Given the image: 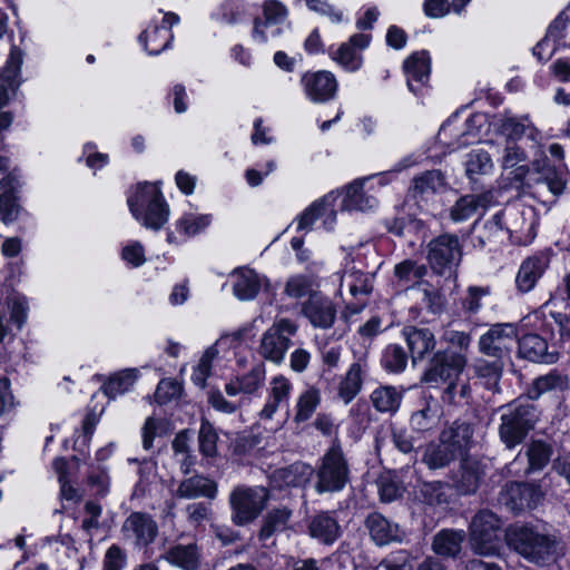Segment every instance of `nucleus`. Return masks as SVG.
<instances>
[{"label": "nucleus", "instance_id": "nucleus-1", "mask_svg": "<svg viewBox=\"0 0 570 570\" xmlns=\"http://www.w3.org/2000/svg\"><path fill=\"white\" fill-rule=\"evenodd\" d=\"M505 542L519 557L539 568L553 566L564 554L563 541L557 532L532 523L509 527Z\"/></svg>", "mask_w": 570, "mask_h": 570}, {"label": "nucleus", "instance_id": "nucleus-2", "mask_svg": "<svg viewBox=\"0 0 570 570\" xmlns=\"http://www.w3.org/2000/svg\"><path fill=\"white\" fill-rule=\"evenodd\" d=\"M466 364L468 357L442 348L438 350L430 357L421 381L431 387L445 385L441 400L444 403L454 404L458 401V395L465 399L470 393V386L466 383H461Z\"/></svg>", "mask_w": 570, "mask_h": 570}, {"label": "nucleus", "instance_id": "nucleus-3", "mask_svg": "<svg viewBox=\"0 0 570 570\" xmlns=\"http://www.w3.org/2000/svg\"><path fill=\"white\" fill-rule=\"evenodd\" d=\"M131 215L146 228L159 230L169 218V206L160 188L153 183H139L128 195Z\"/></svg>", "mask_w": 570, "mask_h": 570}, {"label": "nucleus", "instance_id": "nucleus-4", "mask_svg": "<svg viewBox=\"0 0 570 570\" xmlns=\"http://www.w3.org/2000/svg\"><path fill=\"white\" fill-rule=\"evenodd\" d=\"M350 464L338 440L320 459L315 470L314 490L318 494L337 493L350 483Z\"/></svg>", "mask_w": 570, "mask_h": 570}, {"label": "nucleus", "instance_id": "nucleus-5", "mask_svg": "<svg viewBox=\"0 0 570 570\" xmlns=\"http://www.w3.org/2000/svg\"><path fill=\"white\" fill-rule=\"evenodd\" d=\"M538 224L537 214L533 207L522 204H512L497 213L491 220L485 224V229L490 234L505 233L512 237L515 235L518 240L532 239L535 236V226Z\"/></svg>", "mask_w": 570, "mask_h": 570}, {"label": "nucleus", "instance_id": "nucleus-6", "mask_svg": "<svg viewBox=\"0 0 570 570\" xmlns=\"http://www.w3.org/2000/svg\"><path fill=\"white\" fill-rule=\"evenodd\" d=\"M499 436L508 449L521 444L538 421L537 407L531 403H514L503 407Z\"/></svg>", "mask_w": 570, "mask_h": 570}, {"label": "nucleus", "instance_id": "nucleus-7", "mask_svg": "<svg viewBox=\"0 0 570 570\" xmlns=\"http://www.w3.org/2000/svg\"><path fill=\"white\" fill-rule=\"evenodd\" d=\"M269 499V491L261 485H238L229 494L232 521L238 527L253 522L262 513Z\"/></svg>", "mask_w": 570, "mask_h": 570}, {"label": "nucleus", "instance_id": "nucleus-8", "mask_svg": "<svg viewBox=\"0 0 570 570\" xmlns=\"http://www.w3.org/2000/svg\"><path fill=\"white\" fill-rule=\"evenodd\" d=\"M298 325L289 318L276 320L262 335L258 354L274 364H282L296 335Z\"/></svg>", "mask_w": 570, "mask_h": 570}, {"label": "nucleus", "instance_id": "nucleus-9", "mask_svg": "<svg viewBox=\"0 0 570 570\" xmlns=\"http://www.w3.org/2000/svg\"><path fill=\"white\" fill-rule=\"evenodd\" d=\"M500 527V520L493 512L489 510L478 512L470 524V544L473 552L485 557L499 554Z\"/></svg>", "mask_w": 570, "mask_h": 570}, {"label": "nucleus", "instance_id": "nucleus-10", "mask_svg": "<svg viewBox=\"0 0 570 570\" xmlns=\"http://www.w3.org/2000/svg\"><path fill=\"white\" fill-rule=\"evenodd\" d=\"M428 261L431 268L441 276H456L462 258V248L455 235L443 234L428 245Z\"/></svg>", "mask_w": 570, "mask_h": 570}, {"label": "nucleus", "instance_id": "nucleus-11", "mask_svg": "<svg viewBox=\"0 0 570 570\" xmlns=\"http://www.w3.org/2000/svg\"><path fill=\"white\" fill-rule=\"evenodd\" d=\"M484 115H471L464 122L458 116L448 119L439 130L440 144L451 151L469 146L479 139V134L484 125Z\"/></svg>", "mask_w": 570, "mask_h": 570}, {"label": "nucleus", "instance_id": "nucleus-12", "mask_svg": "<svg viewBox=\"0 0 570 570\" xmlns=\"http://www.w3.org/2000/svg\"><path fill=\"white\" fill-rule=\"evenodd\" d=\"M517 341L518 330L514 324L498 323L480 336L478 346L480 353L497 360H503L510 355Z\"/></svg>", "mask_w": 570, "mask_h": 570}, {"label": "nucleus", "instance_id": "nucleus-13", "mask_svg": "<svg viewBox=\"0 0 570 570\" xmlns=\"http://www.w3.org/2000/svg\"><path fill=\"white\" fill-rule=\"evenodd\" d=\"M542 498L540 485L527 482L509 483L500 493V502L513 513L534 509Z\"/></svg>", "mask_w": 570, "mask_h": 570}, {"label": "nucleus", "instance_id": "nucleus-14", "mask_svg": "<svg viewBox=\"0 0 570 570\" xmlns=\"http://www.w3.org/2000/svg\"><path fill=\"white\" fill-rule=\"evenodd\" d=\"M301 314L307 318L314 328L328 330L333 327L337 309L334 302L321 292L311 294L301 305Z\"/></svg>", "mask_w": 570, "mask_h": 570}, {"label": "nucleus", "instance_id": "nucleus-15", "mask_svg": "<svg viewBox=\"0 0 570 570\" xmlns=\"http://www.w3.org/2000/svg\"><path fill=\"white\" fill-rule=\"evenodd\" d=\"M121 531L127 541L141 549L155 541L158 525L148 513L132 512L124 521Z\"/></svg>", "mask_w": 570, "mask_h": 570}, {"label": "nucleus", "instance_id": "nucleus-16", "mask_svg": "<svg viewBox=\"0 0 570 570\" xmlns=\"http://www.w3.org/2000/svg\"><path fill=\"white\" fill-rule=\"evenodd\" d=\"M306 97L316 104L332 100L337 91V80L331 71L306 72L301 79Z\"/></svg>", "mask_w": 570, "mask_h": 570}, {"label": "nucleus", "instance_id": "nucleus-17", "mask_svg": "<svg viewBox=\"0 0 570 570\" xmlns=\"http://www.w3.org/2000/svg\"><path fill=\"white\" fill-rule=\"evenodd\" d=\"M371 36L353 35L348 41L341 43L335 50H330V57L348 72L357 71L363 65L362 50L368 47Z\"/></svg>", "mask_w": 570, "mask_h": 570}, {"label": "nucleus", "instance_id": "nucleus-18", "mask_svg": "<svg viewBox=\"0 0 570 570\" xmlns=\"http://www.w3.org/2000/svg\"><path fill=\"white\" fill-rule=\"evenodd\" d=\"M550 265V255L539 252L527 257L520 265L515 276V286L521 293L532 291Z\"/></svg>", "mask_w": 570, "mask_h": 570}, {"label": "nucleus", "instance_id": "nucleus-19", "mask_svg": "<svg viewBox=\"0 0 570 570\" xmlns=\"http://www.w3.org/2000/svg\"><path fill=\"white\" fill-rule=\"evenodd\" d=\"M334 198L332 195H326L318 200L312 203L298 217L297 229L311 230L313 224L317 219H322L323 227L326 230L333 229L336 222V212L333 205Z\"/></svg>", "mask_w": 570, "mask_h": 570}, {"label": "nucleus", "instance_id": "nucleus-20", "mask_svg": "<svg viewBox=\"0 0 570 570\" xmlns=\"http://www.w3.org/2000/svg\"><path fill=\"white\" fill-rule=\"evenodd\" d=\"M552 455V448L543 441H532L527 449L525 456L528 458V466L522 469V461L518 455L507 466V475L517 476L528 474L534 471H541L550 461Z\"/></svg>", "mask_w": 570, "mask_h": 570}, {"label": "nucleus", "instance_id": "nucleus-21", "mask_svg": "<svg viewBox=\"0 0 570 570\" xmlns=\"http://www.w3.org/2000/svg\"><path fill=\"white\" fill-rule=\"evenodd\" d=\"M263 19H255L253 29V38L262 43L269 40L268 35L263 28H273V36L281 35L282 29L279 24L283 23L287 17V9L277 0H267L263 4Z\"/></svg>", "mask_w": 570, "mask_h": 570}, {"label": "nucleus", "instance_id": "nucleus-22", "mask_svg": "<svg viewBox=\"0 0 570 570\" xmlns=\"http://www.w3.org/2000/svg\"><path fill=\"white\" fill-rule=\"evenodd\" d=\"M23 51L11 46L9 58L0 73V110L8 104L10 95L14 94L20 85L21 66Z\"/></svg>", "mask_w": 570, "mask_h": 570}, {"label": "nucleus", "instance_id": "nucleus-23", "mask_svg": "<svg viewBox=\"0 0 570 570\" xmlns=\"http://www.w3.org/2000/svg\"><path fill=\"white\" fill-rule=\"evenodd\" d=\"M485 475L483 464L474 458H465L461 461L456 473L452 475L453 487L459 494L474 493Z\"/></svg>", "mask_w": 570, "mask_h": 570}, {"label": "nucleus", "instance_id": "nucleus-24", "mask_svg": "<svg viewBox=\"0 0 570 570\" xmlns=\"http://www.w3.org/2000/svg\"><path fill=\"white\" fill-rule=\"evenodd\" d=\"M365 525L372 540L377 546H385L391 542H401L405 534L397 523L387 520L384 515L377 512H373L367 515Z\"/></svg>", "mask_w": 570, "mask_h": 570}, {"label": "nucleus", "instance_id": "nucleus-25", "mask_svg": "<svg viewBox=\"0 0 570 570\" xmlns=\"http://www.w3.org/2000/svg\"><path fill=\"white\" fill-rule=\"evenodd\" d=\"M314 473L313 468L304 462H295L288 466L279 468L269 475L271 484L274 488L305 487Z\"/></svg>", "mask_w": 570, "mask_h": 570}, {"label": "nucleus", "instance_id": "nucleus-26", "mask_svg": "<svg viewBox=\"0 0 570 570\" xmlns=\"http://www.w3.org/2000/svg\"><path fill=\"white\" fill-rule=\"evenodd\" d=\"M160 558L181 570H198L202 552L196 542L176 543L169 547Z\"/></svg>", "mask_w": 570, "mask_h": 570}, {"label": "nucleus", "instance_id": "nucleus-27", "mask_svg": "<svg viewBox=\"0 0 570 570\" xmlns=\"http://www.w3.org/2000/svg\"><path fill=\"white\" fill-rule=\"evenodd\" d=\"M292 390L293 384L286 376H274L269 382L268 399L259 412L261 420H272L281 405H288Z\"/></svg>", "mask_w": 570, "mask_h": 570}, {"label": "nucleus", "instance_id": "nucleus-28", "mask_svg": "<svg viewBox=\"0 0 570 570\" xmlns=\"http://www.w3.org/2000/svg\"><path fill=\"white\" fill-rule=\"evenodd\" d=\"M518 354L521 358L534 363L551 364L557 361V355L548 351L547 341L538 334H525L518 337Z\"/></svg>", "mask_w": 570, "mask_h": 570}, {"label": "nucleus", "instance_id": "nucleus-29", "mask_svg": "<svg viewBox=\"0 0 570 570\" xmlns=\"http://www.w3.org/2000/svg\"><path fill=\"white\" fill-rule=\"evenodd\" d=\"M473 434L474 428L471 423L454 421L450 426L441 431L439 438L440 441L444 442L460 456L471 448Z\"/></svg>", "mask_w": 570, "mask_h": 570}, {"label": "nucleus", "instance_id": "nucleus-30", "mask_svg": "<svg viewBox=\"0 0 570 570\" xmlns=\"http://www.w3.org/2000/svg\"><path fill=\"white\" fill-rule=\"evenodd\" d=\"M403 335L413 363L424 360L425 356L433 352L436 346L435 336L429 328L407 326L403 330Z\"/></svg>", "mask_w": 570, "mask_h": 570}, {"label": "nucleus", "instance_id": "nucleus-31", "mask_svg": "<svg viewBox=\"0 0 570 570\" xmlns=\"http://www.w3.org/2000/svg\"><path fill=\"white\" fill-rule=\"evenodd\" d=\"M175 495L185 500L197 498L212 500L217 495V483L207 476L195 474L180 481Z\"/></svg>", "mask_w": 570, "mask_h": 570}, {"label": "nucleus", "instance_id": "nucleus-32", "mask_svg": "<svg viewBox=\"0 0 570 570\" xmlns=\"http://www.w3.org/2000/svg\"><path fill=\"white\" fill-rule=\"evenodd\" d=\"M266 370L264 364L254 365L247 373L238 375L225 385V392L229 396L239 393L255 394L265 384Z\"/></svg>", "mask_w": 570, "mask_h": 570}, {"label": "nucleus", "instance_id": "nucleus-33", "mask_svg": "<svg viewBox=\"0 0 570 570\" xmlns=\"http://www.w3.org/2000/svg\"><path fill=\"white\" fill-rule=\"evenodd\" d=\"M445 177L439 169L426 170L413 178L411 193L415 199L429 200L445 189Z\"/></svg>", "mask_w": 570, "mask_h": 570}, {"label": "nucleus", "instance_id": "nucleus-34", "mask_svg": "<svg viewBox=\"0 0 570 570\" xmlns=\"http://www.w3.org/2000/svg\"><path fill=\"white\" fill-rule=\"evenodd\" d=\"M498 131L505 138V140L517 141L522 136H527L530 140L537 141L540 137V131L530 121L528 116L502 117L498 124Z\"/></svg>", "mask_w": 570, "mask_h": 570}, {"label": "nucleus", "instance_id": "nucleus-35", "mask_svg": "<svg viewBox=\"0 0 570 570\" xmlns=\"http://www.w3.org/2000/svg\"><path fill=\"white\" fill-rule=\"evenodd\" d=\"M308 533L321 543L333 544L341 535V527L333 513L321 512L311 519Z\"/></svg>", "mask_w": 570, "mask_h": 570}, {"label": "nucleus", "instance_id": "nucleus-36", "mask_svg": "<svg viewBox=\"0 0 570 570\" xmlns=\"http://www.w3.org/2000/svg\"><path fill=\"white\" fill-rule=\"evenodd\" d=\"M404 71L407 77V87L413 94H417L419 87L413 82L424 85L430 76L431 65L428 51H419L404 61Z\"/></svg>", "mask_w": 570, "mask_h": 570}, {"label": "nucleus", "instance_id": "nucleus-37", "mask_svg": "<svg viewBox=\"0 0 570 570\" xmlns=\"http://www.w3.org/2000/svg\"><path fill=\"white\" fill-rule=\"evenodd\" d=\"M440 420V407L431 396L424 397L421 407L412 413L410 424L413 431L429 432L435 429Z\"/></svg>", "mask_w": 570, "mask_h": 570}, {"label": "nucleus", "instance_id": "nucleus-38", "mask_svg": "<svg viewBox=\"0 0 570 570\" xmlns=\"http://www.w3.org/2000/svg\"><path fill=\"white\" fill-rule=\"evenodd\" d=\"M365 372V364L361 362H355L348 367L337 387V395L344 404H350L361 392Z\"/></svg>", "mask_w": 570, "mask_h": 570}, {"label": "nucleus", "instance_id": "nucleus-39", "mask_svg": "<svg viewBox=\"0 0 570 570\" xmlns=\"http://www.w3.org/2000/svg\"><path fill=\"white\" fill-rule=\"evenodd\" d=\"M367 179L368 178L356 179L346 187L342 209L365 212L377 205L376 198L364 191V183Z\"/></svg>", "mask_w": 570, "mask_h": 570}, {"label": "nucleus", "instance_id": "nucleus-40", "mask_svg": "<svg viewBox=\"0 0 570 570\" xmlns=\"http://www.w3.org/2000/svg\"><path fill=\"white\" fill-rule=\"evenodd\" d=\"M464 538L462 530L443 529L433 537L432 549L438 556L455 558L461 551Z\"/></svg>", "mask_w": 570, "mask_h": 570}, {"label": "nucleus", "instance_id": "nucleus-41", "mask_svg": "<svg viewBox=\"0 0 570 570\" xmlns=\"http://www.w3.org/2000/svg\"><path fill=\"white\" fill-rule=\"evenodd\" d=\"M235 278L233 291L235 296L242 301H249L257 296L262 279L259 275L249 268H238L234 271Z\"/></svg>", "mask_w": 570, "mask_h": 570}, {"label": "nucleus", "instance_id": "nucleus-42", "mask_svg": "<svg viewBox=\"0 0 570 570\" xmlns=\"http://www.w3.org/2000/svg\"><path fill=\"white\" fill-rule=\"evenodd\" d=\"M322 401L321 391L318 387L314 385L307 386L301 394L297 396L295 406H294V417L293 421L296 424L304 423L308 421L317 407L320 406Z\"/></svg>", "mask_w": 570, "mask_h": 570}, {"label": "nucleus", "instance_id": "nucleus-43", "mask_svg": "<svg viewBox=\"0 0 570 570\" xmlns=\"http://www.w3.org/2000/svg\"><path fill=\"white\" fill-rule=\"evenodd\" d=\"M489 195H465L459 198L451 207L450 217L453 222H464L474 216L479 208H485L489 204Z\"/></svg>", "mask_w": 570, "mask_h": 570}, {"label": "nucleus", "instance_id": "nucleus-44", "mask_svg": "<svg viewBox=\"0 0 570 570\" xmlns=\"http://www.w3.org/2000/svg\"><path fill=\"white\" fill-rule=\"evenodd\" d=\"M17 184L18 181L12 174L7 175L0 181V188L4 190L0 195V216L6 224L16 220L19 214L20 208L13 195Z\"/></svg>", "mask_w": 570, "mask_h": 570}, {"label": "nucleus", "instance_id": "nucleus-45", "mask_svg": "<svg viewBox=\"0 0 570 570\" xmlns=\"http://www.w3.org/2000/svg\"><path fill=\"white\" fill-rule=\"evenodd\" d=\"M458 456L454 450H451L444 442L439 440L438 442L426 444L422 455V462L430 470H439L446 468Z\"/></svg>", "mask_w": 570, "mask_h": 570}, {"label": "nucleus", "instance_id": "nucleus-46", "mask_svg": "<svg viewBox=\"0 0 570 570\" xmlns=\"http://www.w3.org/2000/svg\"><path fill=\"white\" fill-rule=\"evenodd\" d=\"M568 384V376L553 370L533 380L528 390V396L531 400H538L544 393L566 390Z\"/></svg>", "mask_w": 570, "mask_h": 570}, {"label": "nucleus", "instance_id": "nucleus-47", "mask_svg": "<svg viewBox=\"0 0 570 570\" xmlns=\"http://www.w3.org/2000/svg\"><path fill=\"white\" fill-rule=\"evenodd\" d=\"M402 392L391 385L376 387L370 395L372 405L381 413H395L402 402Z\"/></svg>", "mask_w": 570, "mask_h": 570}, {"label": "nucleus", "instance_id": "nucleus-48", "mask_svg": "<svg viewBox=\"0 0 570 570\" xmlns=\"http://www.w3.org/2000/svg\"><path fill=\"white\" fill-rule=\"evenodd\" d=\"M291 517L292 510L286 507L271 510L263 520V525L259 531V540L267 541L274 534L285 531Z\"/></svg>", "mask_w": 570, "mask_h": 570}, {"label": "nucleus", "instance_id": "nucleus-49", "mask_svg": "<svg viewBox=\"0 0 570 570\" xmlns=\"http://www.w3.org/2000/svg\"><path fill=\"white\" fill-rule=\"evenodd\" d=\"M173 40V33L169 28L155 26L153 29L145 30L139 36V41L149 55H158L165 50Z\"/></svg>", "mask_w": 570, "mask_h": 570}, {"label": "nucleus", "instance_id": "nucleus-50", "mask_svg": "<svg viewBox=\"0 0 570 570\" xmlns=\"http://www.w3.org/2000/svg\"><path fill=\"white\" fill-rule=\"evenodd\" d=\"M426 274V266L424 264H419L413 259H404L394 267L395 278L404 286H409L410 284L420 286V283H424L422 278Z\"/></svg>", "mask_w": 570, "mask_h": 570}, {"label": "nucleus", "instance_id": "nucleus-51", "mask_svg": "<svg viewBox=\"0 0 570 570\" xmlns=\"http://www.w3.org/2000/svg\"><path fill=\"white\" fill-rule=\"evenodd\" d=\"M451 485L442 481L423 482L420 487V494L424 502L430 505H440L449 503L451 497Z\"/></svg>", "mask_w": 570, "mask_h": 570}, {"label": "nucleus", "instance_id": "nucleus-52", "mask_svg": "<svg viewBox=\"0 0 570 570\" xmlns=\"http://www.w3.org/2000/svg\"><path fill=\"white\" fill-rule=\"evenodd\" d=\"M315 285L316 283L313 276L303 274L293 275L285 283L284 294L294 299H301L305 296L308 298L311 294L318 293V291L314 289Z\"/></svg>", "mask_w": 570, "mask_h": 570}, {"label": "nucleus", "instance_id": "nucleus-53", "mask_svg": "<svg viewBox=\"0 0 570 570\" xmlns=\"http://www.w3.org/2000/svg\"><path fill=\"white\" fill-rule=\"evenodd\" d=\"M137 370L127 368L112 375L107 383L104 385V392L110 399H115L127 392L137 380Z\"/></svg>", "mask_w": 570, "mask_h": 570}, {"label": "nucleus", "instance_id": "nucleus-54", "mask_svg": "<svg viewBox=\"0 0 570 570\" xmlns=\"http://www.w3.org/2000/svg\"><path fill=\"white\" fill-rule=\"evenodd\" d=\"M346 285L353 296L368 295L372 289V277L354 268L346 271L341 278V287Z\"/></svg>", "mask_w": 570, "mask_h": 570}, {"label": "nucleus", "instance_id": "nucleus-55", "mask_svg": "<svg viewBox=\"0 0 570 570\" xmlns=\"http://www.w3.org/2000/svg\"><path fill=\"white\" fill-rule=\"evenodd\" d=\"M493 168L492 159L488 151L472 150L468 154L465 160V174L474 180L476 175H487Z\"/></svg>", "mask_w": 570, "mask_h": 570}, {"label": "nucleus", "instance_id": "nucleus-56", "mask_svg": "<svg viewBox=\"0 0 570 570\" xmlns=\"http://www.w3.org/2000/svg\"><path fill=\"white\" fill-rule=\"evenodd\" d=\"M441 341L448 344V347L442 348L453 354H460L461 356L468 357L472 337L470 333L445 330L441 336Z\"/></svg>", "mask_w": 570, "mask_h": 570}, {"label": "nucleus", "instance_id": "nucleus-57", "mask_svg": "<svg viewBox=\"0 0 570 570\" xmlns=\"http://www.w3.org/2000/svg\"><path fill=\"white\" fill-rule=\"evenodd\" d=\"M381 362L389 372L400 373L406 367L407 356L402 346L391 344L384 350Z\"/></svg>", "mask_w": 570, "mask_h": 570}, {"label": "nucleus", "instance_id": "nucleus-58", "mask_svg": "<svg viewBox=\"0 0 570 570\" xmlns=\"http://www.w3.org/2000/svg\"><path fill=\"white\" fill-rule=\"evenodd\" d=\"M212 222L210 215H184L177 222V229L190 237L204 230Z\"/></svg>", "mask_w": 570, "mask_h": 570}, {"label": "nucleus", "instance_id": "nucleus-59", "mask_svg": "<svg viewBox=\"0 0 570 570\" xmlns=\"http://www.w3.org/2000/svg\"><path fill=\"white\" fill-rule=\"evenodd\" d=\"M218 435L209 422H203L198 433L199 451L206 458L217 455Z\"/></svg>", "mask_w": 570, "mask_h": 570}, {"label": "nucleus", "instance_id": "nucleus-60", "mask_svg": "<svg viewBox=\"0 0 570 570\" xmlns=\"http://www.w3.org/2000/svg\"><path fill=\"white\" fill-rule=\"evenodd\" d=\"M525 151L518 145L517 141L505 140L500 159L501 167L503 169L514 168L521 163L525 161Z\"/></svg>", "mask_w": 570, "mask_h": 570}, {"label": "nucleus", "instance_id": "nucleus-61", "mask_svg": "<svg viewBox=\"0 0 570 570\" xmlns=\"http://www.w3.org/2000/svg\"><path fill=\"white\" fill-rule=\"evenodd\" d=\"M490 295L489 287L470 286L462 301V308L470 315L476 314L483 306V298Z\"/></svg>", "mask_w": 570, "mask_h": 570}, {"label": "nucleus", "instance_id": "nucleus-62", "mask_svg": "<svg viewBox=\"0 0 570 570\" xmlns=\"http://www.w3.org/2000/svg\"><path fill=\"white\" fill-rule=\"evenodd\" d=\"M503 370L502 360H497L492 362L488 361H479L475 365V373L479 377H483L488 380V383L491 387H495L499 383Z\"/></svg>", "mask_w": 570, "mask_h": 570}, {"label": "nucleus", "instance_id": "nucleus-63", "mask_svg": "<svg viewBox=\"0 0 570 570\" xmlns=\"http://www.w3.org/2000/svg\"><path fill=\"white\" fill-rule=\"evenodd\" d=\"M420 287H422V301L426 308L433 314L443 312L446 304L444 295L428 283H420Z\"/></svg>", "mask_w": 570, "mask_h": 570}, {"label": "nucleus", "instance_id": "nucleus-64", "mask_svg": "<svg viewBox=\"0 0 570 570\" xmlns=\"http://www.w3.org/2000/svg\"><path fill=\"white\" fill-rule=\"evenodd\" d=\"M390 436L395 449L403 454L415 453L413 436L404 428L394 424L390 425Z\"/></svg>", "mask_w": 570, "mask_h": 570}]
</instances>
